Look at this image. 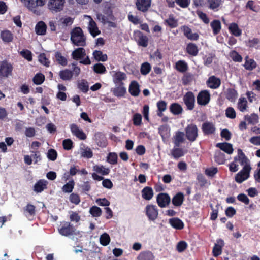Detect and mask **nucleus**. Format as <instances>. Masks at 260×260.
<instances>
[{
  "mask_svg": "<svg viewBox=\"0 0 260 260\" xmlns=\"http://www.w3.org/2000/svg\"><path fill=\"white\" fill-rule=\"evenodd\" d=\"M71 41L73 44L77 46L86 45V37L82 29L79 27L74 28L71 32Z\"/></svg>",
  "mask_w": 260,
  "mask_h": 260,
  "instance_id": "1",
  "label": "nucleus"
},
{
  "mask_svg": "<svg viewBox=\"0 0 260 260\" xmlns=\"http://www.w3.org/2000/svg\"><path fill=\"white\" fill-rule=\"evenodd\" d=\"M65 3L66 0H49L47 7L52 13H57L63 10Z\"/></svg>",
  "mask_w": 260,
  "mask_h": 260,
  "instance_id": "2",
  "label": "nucleus"
},
{
  "mask_svg": "<svg viewBox=\"0 0 260 260\" xmlns=\"http://www.w3.org/2000/svg\"><path fill=\"white\" fill-rule=\"evenodd\" d=\"M185 136L191 142H194L198 137V129L194 124H189L185 128Z\"/></svg>",
  "mask_w": 260,
  "mask_h": 260,
  "instance_id": "3",
  "label": "nucleus"
},
{
  "mask_svg": "<svg viewBox=\"0 0 260 260\" xmlns=\"http://www.w3.org/2000/svg\"><path fill=\"white\" fill-rule=\"evenodd\" d=\"M60 234L64 236H68L71 235H78L81 236L79 231H76L74 227L70 222H65L62 226L58 229Z\"/></svg>",
  "mask_w": 260,
  "mask_h": 260,
  "instance_id": "4",
  "label": "nucleus"
},
{
  "mask_svg": "<svg viewBox=\"0 0 260 260\" xmlns=\"http://www.w3.org/2000/svg\"><path fill=\"white\" fill-rule=\"evenodd\" d=\"M22 4L29 10L36 12V8L43 7L46 4L47 0H20Z\"/></svg>",
  "mask_w": 260,
  "mask_h": 260,
  "instance_id": "5",
  "label": "nucleus"
},
{
  "mask_svg": "<svg viewBox=\"0 0 260 260\" xmlns=\"http://www.w3.org/2000/svg\"><path fill=\"white\" fill-rule=\"evenodd\" d=\"M110 73L112 77L113 82L115 85L124 84L123 81L127 79L126 74L120 71H112Z\"/></svg>",
  "mask_w": 260,
  "mask_h": 260,
  "instance_id": "6",
  "label": "nucleus"
},
{
  "mask_svg": "<svg viewBox=\"0 0 260 260\" xmlns=\"http://www.w3.org/2000/svg\"><path fill=\"white\" fill-rule=\"evenodd\" d=\"M234 160L237 161V162H239L243 166V168H251L249 160L240 149L238 150V154L234 157Z\"/></svg>",
  "mask_w": 260,
  "mask_h": 260,
  "instance_id": "7",
  "label": "nucleus"
},
{
  "mask_svg": "<svg viewBox=\"0 0 260 260\" xmlns=\"http://www.w3.org/2000/svg\"><path fill=\"white\" fill-rule=\"evenodd\" d=\"M84 17L86 18L89 21L87 28L91 35L95 37L100 35L101 31L99 29L96 22L93 20L91 17L87 15H85Z\"/></svg>",
  "mask_w": 260,
  "mask_h": 260,
  "instance_id": "8",
  "label": "nucleus"
},
{
  "mask_svg": "<svg viewBox=\"0 0 260 260\" xmlns=\"http://www.w3.org/2000/svg\"><path fill=\"white\" fill-rule=\"evenodd\" d=\"M251 170V168H247V167L243 168L242 169L235 175V181L238 183H241L247 180L249 177Z\"/></svg>",
  "mask_w": 260,
  "mask_h": 260,
  "instance_id": "9",
  "label": "nucleus"
},
{
  "mask_svg": "<svg viewBox=\"0 0 260 260\" xmlns=\"http://www.w3.org/2000/svg\"><path fill=\"white\" fill-rule=\"evenodd\" d=\"M13 67L10 63L7 61L0 62V76L8 77L11 74Z\"/></svg>",
  "mask_w": 260,
  "mask_h": 260,
  "instance_id": "10",
  "label": "nucleus"
},
{
  "mask_svg": "<svg viewBox=\"0 0 260 260\" xmlns=\"http://www.w3.org/2000/svg\"><path fill=\"white\" fill-rule=\"evenodd\" d=\"M210 100V94L208 90H205L200 91L197 97V103L200 105H206Z\"/></svg>",
  "mask_w": 260,
  "mask_h": 260,
  "instance_id": "11",
  "label": "nucleus"
},
{
  "mask_svg": "<svg viewBox=\"0 0 260 260\" xmlns=\"http://www.w3.org/2000/svg\"><path fill=\"white\" fill-rule=\"evenodd\" d=\"M133 37L139 45L146 47L148 45V39L147 36L144 35L139 30L134 32Z\"/></svg>",
  "mask_w": 260,
  "mask_h": 260,
  "instance_id": "12",
  "label": "nucleus"
},
{
  "mask_svg": "<svg viewBox=\"0 0 260 260\" xmlns=\"http://www.w3.org/2000/svg\"><path fill=\"white\" fill-rule=\"evenodd\" d=\"M146 214L150 220H155L158 216V212L156 206L148 205L146 207Z\"/></svg>",
  "mask_w": 260,
  "mask_h": 260,
  "instance_id": "13",
  "label": "nucleus"
},
{
  "mask_svg": "<svg viewBox=\"0 0 260 260\" xmlns=\"http://www.w3.org/2000/svg\"><path fill=\"white\" fill-rule=\"evenodd\" d=\"M156 201L158 206L161 208L167 207L170 203V196L165 193H159L156 198Z\"/></svg>",
  "mask_w": 260,
  "mask_h": 260,
  "instance_id": "14",
  "label": "nucleus"
},
{
  "mask_svg": "<svg viewBox=\"0 0 260 260\" xmlns=\"http://www.w3.org/2000/svg\"><path fill=\"white\" fill-rule=\"evenodd\" d=\"M184 102L189 110H191L194 108L195 103V97L192 92H188L183 98Z\"/></svg>",
  "mask_w": 260,
  "mask_h": 260,
  "instance_id": "15",
  "label": "nucleus"
},
{
  "mask_svg": "<svg viewBox=\"0 0 260 260\" xmlns=\"http://www.w3.org/2000/svg\"><path fill=\"white\" fill-rule=\"evenodd\" d=\"M70 129L72 133L79 139L82 140L86 139V136L85 134L77 124L74 123L71 124Z\"/></svg>",
  "mask_w": 260,
  "mask_h": 260,
  "instance_id": "16",
  "label": "nucleus"
},
{
  "mask_svg": "<svg viewBox=\"0 0 260 260\" xmlns=\"http://www.w3.org/2000/svg\"><path fill=\"white\" fill-rule=\"evenodd\" d=\"M207 85L211 89H217L221 84V80L215 76L210 77L206 82Z\"/></svg>",
  "mask_w": 260,
  "mask_h": 260,
  "instance_id": "17",
  "label": "nucleus"
},
{
  "mask_svg": "<svg viewBox=\"0 0 260 260\" xmlns=\"http://www.w3.org/2000/svg\"><path fill=\"white\" fill-rule=\"evenodd\" d=\"M136 5L139 10L146 12L151 6V0H137Z\"/></svg>",
  "mask_w": 260,
  "mask_h": 260,
  "instance_id": "18",
  "label": "nucleus"
},
{
  "mask_svg": "<svg viewBox=\"0 0 260 260\" xmlns=\"http://www.w3.org/2000/svg\"><path fill=\"white\" fill-rule=\"evenodd\" d=\"M181 29L183 31L184 36L191 40H197L199 36L197 33H192L191 29L187 26H183Z\"/></svg>",
  "mask_w": 260,
  "mask_h": 260,
  "instance_id": "19",
  "label": "nucleus"
},
{
  "mask_svg": "<svg viewBox=\"0 0 260 260\" xmlns=\"http://www.w3.org/2000/svg\"><path fill=\"white\" fill-rule=\"evenodd\" d=\"M237 109L241 112L248 111L249 107L248 102L246 98L240 97L237 102Z\"/></svg>",
  "mask_w": 260,
  "mask_h": 260,
  "instance_id": "20",
  "label": "nucleus"
},
{
  "mask_svg": "<svg viewBox=\"0 0 260 260\" xmlns=\"http://www.w3.org/2000/svg\"><path fill=\"white\" fill-rule=\"evenodd\" d=\"M139 83L136 81L131 82L129 87V92L133 96H138L140 92Z\"/></svg>",
  "mask_w": 260,
  "mask_h": 260,
  "instance_id": "21",
  "label": "nucleus"
},
{
  "mask_svg": "<svg viewBox=\"0 0 260 260\" xmlns=\"http://www.w3.org/2000/svg\"><path fill=\"white\" fill-rule=\"evenodd\" d=\"M126 90L124 84H118L113 88V92L117 97H122L126 93Z\"/></svg>",
  "mask_w": 260,
  "mask_h": 260,
  "instance_id": "22",
  "label": "nucleus"
},
{
  "mask_svg": "<svg viewBox=\"0 0 260 260\" xmlns=\"http://www.w3.org/2000/svg\"><path fill=\"white\" fill-rule=\"evenodd\" d=\"M184 133L183 132L177 131L174 137L173 143L176 147H179L180 145L184 142Z\"/></svg>",
  "mask_w": 260,
  "mask_h": 260,
  "instance_id": "23",
  "label": "nucleus"
},
{
  "mask_svg": "<svg viewBox=\"0 0 260 260\" xmlns=\"http://www.w3.org/2000/svg\"><path fill=\"white\" fill-rule=\"evenodd\" d=\"M216 146L219 148L221 150L228 153L231 154L233 153L234 149L231 144L228 143H217Z\"/></svg>",
  "mask_w": 260,
  "mask_h": 260,
  "instance_id": "24",
  "label": "nucleus"
},
{
  "mask_svg": "<svg viewBox=\"0 0 260 260\" xmlns=\"http://www.w3.org/2000/svg\"><path fill=\"white\" fill-rule=\"evenodd\" d=\"M244 119L248 124L251 125L257 124L259 120L258 116L255 113H252L250 115L247 114L244 116Z\"/></svg>",
  "mask_w": 260,
  "mask_h": 260,
  "instance_id": "25",
  "label": "nucleus"
},
{
  "mask_svg": "<svg viewBox=\"0 0 260 260\" xmlns=\"http://www.w3.org/2000/svg\"><path fill=\"white\" fill-rule=\"evenodd\" d=\"M85 55V50L83 48H77L72 53V58L75 60L82 59Z\"/></svg>",
  "mask_w": 260,
  "mask_h": 260,
  "instance_id": "26",
  "label": "nucleus"
},
{
  "mask_svg": "<svg viewBox=\"0 0 260 260\" xmlns=\"http://www.w3.org/2000/svg\"><path fill=\"white\" fill-rule=\"evenodd\" d=\"M47 181L45 180H40L34 185V191L39 193L43 191L47 187Z\"/></svg>",
  "mask_w": 260,
  "mask_h": 260,
  "instance_id": "27",
  "label": "nucleus"
},
{
  "mask_svg": "<svg viewBox=\"0 0 260 260\" xmlns=\"http://www.w3.org/2000/svg\"><path fill=\"white\" fill-rule=\"evenodd\" d=\"M202 130L205 134H211L214 133L215 127L212 123L207 122L202 125Z\"/></svg>",
  "mask_w": 260,
  "mask_h": 260,
  "instance_id": "28",
  "label": "nucleus"
},
{
  "mask_svg": "<svg viewBox=\"0 0 260 260\" xmlns=\"http://www.w3.org/2000/svg\"><path fill=\"white\" fill-rule=\"evenodd\" d=\"M225 95L229 101L234 102L237 99L238 94L235 89L233 88H228L226 91Z\"/></svg>",
  "mask_w": 260,
  "mask_h": 260,
  "instance_id": "29",
  "label": "nucleus"
},
{
  "mask_svg": "<svg viewBox=\"0 0 260 260\" xmlns=\"http://www.w3.org/2000/svg\"><path fill=\"white\" fill-rule=\"evenodd\" d=\"M170 225L177 230L182 229L184 227L183 222L178 218H173L169 220Z\"/></svg>",
  "mask_w": 260,
  "mask_h": 260,
  "instance_id": "30",
  "label": "nucleus"
},
{
  "mask_svg": "<svg viewBox=\"0 0 260 260\" xmlns=\"http://www.w3.org/2000/svg\"><path fill=\"white\" fill-rule=\"evenodd\" d=\"M59 76L62 80L64 81H69L71 80L72 78L73 73L72 71L68 69H64L59 72Z\"/></svg>",
  "mask_w": 260,
  "mask_h": 260,
  "instance_id": "31",
  "label": "nucleus"
},
{
  "mask_svg": "<svg viewBox=\"0 0 260 260\" xmlns=\"http://www.w3.org/2000/svg\"><path fill=\"white\" fill-rule=\"evenodd\" d=\"M186 52L190 55L196 56L198 55L199 49L197 46L192 43H190L187 45L186 48Z\"/></svg>",
  "mask_w": 260,
  "mask_h": 260,
  "instance_id": "32",
  "label": "nucleus"
},
{
  "mask_svg": "<svg viewBox=\"0 0 260 260\" xmlns=\"http://www.w3.org/2000/svg\"><path fill=\"white\" fill-rule=\"evenodd\" d=\"M153 196V191L150 187H145L142 190V197L146 200H151Z\"/></svg>",
  "mask_w": 260,
  "mask_h": 260,
  "instance_id": "33",
  "label": "nucleus"
},
{
  "mask_svg": "<svg viewBox=\"0 0 260 260\" xmlns=\"http://www.w3.org/2000/svg\"><path fill=\"white\" fill-rule=\"evenodd\" d=\"M73 22L74 18L67 16L61 17L58 21L59 25L63 27L71 26L73 23Z\"/></svg>",
  "mask_w": 260,
  "mask_h": 260,
  "instance_id": "34",
  "label": "nucleus"
},
{
  "mask_svg": "<svg viewBox=\"0 0 260 260\" xmlns=\"http://www.w3.org/2000/svg\"><path fill=\"white\" fill-rule=\"evenodd\" d=\"M154 256L153 253L149 251H142L140 253L137 257L138 260H153Z\"/></svg>",
  "mask_w": 260,
  "mask_h": 260,
  "instance_id": "35",
  "label": "nucleus"
},
{
  "mask_svg": "<svg viewBox=\"0 0 260 260\" xmlns=\"http://www.w3.org/2000/svg\"><path fill=\"white\" fill-rule=\"evenodd\" d=\"M184 201V195L181 192L177 193L172 199V203L175 206H180Z\"/></svg>",
  "mask_w": 260,
  "mask_h": 260,
  "instance_id": "36",
  "label": "nucleus"
},
{
  "mask_svg": "<svg viewBox=\"0 0 260 260\" xmlns=\"http://www.w3.org/2000/svg\"><path fill=\"white\" fill-rule=\"evenodd\" d=\"M229 30L232 34L236 37H239L241 35L242 31L235 23H232L229 25Z\"/></svg>",
  "mask_w": 260,
  "mask_h": 260,
  "instance_id": "37",
  "label": "nucleus"
},
{
  "mask_svg": "<svg viewBox=\"0 0 260 260\" xmlns=\"http://www.w3.org/2000/svg\"><path fill=\"white\" fill-rule=\"evenodd\" d=\"M46 25L43 21L39 22L35 27L36 33L39 35H43L46 31Z\"/></svg>",
  "mask_w": 260,
  "mask_h": 260,
  "instance_id": "38",
  "label": "nucleus"
},
{
  "mask_svg": "<svg viewBox=\"0 0 260 260\" xmlns=\"http://www.w3.org/2000/svg\"><path fill=\"white\" fill-rule=\"evenodd\" d=\"M246 46L250 48H255L260 49V40L257 38L249 39L246 42Z\"/></svg>",
  "mask_w": 260,
  "mask_h": 260,
  "instance_id": "39",
  "label": "nucleus"
},
{
  "mask_svg": "<svg viewBox=\"0 0 260 260\" xmlns=\"http://www.w3.org/2000/svg\"><path fill=\"white\" fill-rule=\"evenodd\" d=\"M244 66L246 70L251 71L256 67V63L253 59H249L246 56Z\"/></svg>",
  "mask_w": 260,
  "mask_h": 260,
  "instance_id": "40",
  "label": "nucleus"
},
{
  "mask_svg": "<svg viewBox=\"0 0 260 260\" xmlns=\"http://www.w3.org/2000/svg\"><path fill=\"white\" fill-rule=\"evenodd\" d=\"M1 37L2 40L6 43H9L13 40L12 34L9 30H4L1 32Z\"/></svg>",
  "mask_w": 260,
  "mask_h": 260,
  "instance_id": "41",
  "label": "nucleus"
},
{
  "mask_svg": "<svg viewBox=\"0 0 260 260\" xmlns=\"http://www.w3.org/2000/svg\"><path fill=\"white\" fill-rule=\"evenodd\" d=\"M214 158L215 161L218 164H223L226 160L224 154L219 150L215 152Z\"/></svg>",
  "mask_w": 260,
  "mask_h": 260,
  "instance_id": "42",
  "label": "nucleus"
},
{
  "mask_svg": "<svg viewBox=\"0 0 260 260\" xmlns=\"http://www.w3.org/2000/svg\"><path fill=\"white\" fill-rule=\"evenodd\" d=\"M210 25L214 35H217L219 33L221 28V23L219 20H213L211 22Z\"/></svg>",
  "mask_w": 260,
  "mask_h": 260,
  "instance_id": "43",
  "label": "nucleus"
},
{
  "mask_svg": "<svg viewBox=\"0 0 260 260\" xmlns=\"http://www.w3.org/2000/svg\"><path fill=\"white\" fill-rule=\"evenodd\" d=\"M93 55L97 61H105L108 58L107 54H103L102 51L99 50H95L93 52Z\"/></svg>",
  "mask_w": 260,
  "mask_h": 260,
  "instance_id": "44",
  "label": "nucleus"
},
{
  "mask_svg": "<svg viewBox=\"0 0 260 260\" xmlns=\"http://www.w3.org/2000/svg\"><path fill=\"white\" fill-rule=\"evenodd\" d=\"M93 170L102 175H108L110 172V169L102 165H95L93 166Z\"/></svg>",
  "mask_w": 260,
  "mask_h": 260,
  "instance_id": "45",
  "label": "nucleus"
},
{
  "mask_svg": "<svg viewBox=\"0 0 260 260\" xmlns=\"http://www.w3.org/2000/svg\"><path fill=\"white\" fill-rule=\"evenodd\" d=\"M55 59L58 64L62 66H66L67 65V59L66 58L62 56L61 53L59 52H56L55 54Z\"/></svg>",
  "mask_w": 260,
  "mask_h": 260,
  "instance_id": "46",
  "label": "nucleus"
},
{
  "mask_svg": "<svg viewBox=\"0 0 260 260\" xmlns=\"http://www.w3.org/2000/svg\"><path fill=\"white\" fill-rule=\"evenodd\" d=\"M176 69L179 72L183 73L188 69V65L184 60H179L176 63Z\"/></svg>",
  "mask_w": 260,
  "mask_h": 260,
  "instance_id": "47",
  "label": "nucleus"
},
{
  "mask_svg": "<svg viewBox=\"0 0 260 260\" xmlns=\"http://www.w3.org/2000/svg\"><path fill=\"white\" fill-rule=\"evenodd\" d=\"M185 153V152L182 149L178 148V147H174L171 151V154L176 159L183 156Z\"/></svg>",
  "mask_w": 260,
  "mask_h": 260,
  "instance_id": "48",
  "label": "nucleus"
},
{
  "mask_svg": "<svg viewBox=\"0 0 260 260\" xmlns=\"http://www.w3.org/2000/svg\"><path fill=\"white\" fill-rule=\"evenodd\" d=\"M170 111L175 115H178L182 113V108L181 106L177 103L172 104L170 107Z\"/></svg>",
  "mask_w": 260,
  "mask_h": 260,
  "instance_id": "49",
  "label": "nucleus"
},
{
  "mask_svg": "<svg viewBox=\"0 0 260 260\" xmlns=\"http://www.w3.org/2000/svg\"><path fill=\"white\" fill-rule=\"evenodd\" d=\"M110 240L111 239L109 235L106 233H105L100 236V242L103 246H105L108 245L109 244Z\"/></svg>",
  "mask_w": 260,
  "mask_h": 260,
  "instance_id": "50",
  "label": "nucleus"
},
{
  "mask_svg": "<svg viewBox=\"0 0 260 260\" xmlns=\"http://www.w3.org/2000/svg\"><path fill=\"white\" fill-rule=\"evenodd\" d=\"M151 66L147 62H144L141 64L140 72L141 74L143 75H147L151 71Z\"/></svg>",
  "mask_w": 260,
  "mask_h": 260,
  "instance_id": "51",
  "label": "nucleus"
},
{
  "mask_svg": "<svg viewBox=\"0 0 260 260\" xmlns=\"http://www.w3.org/2000/svg\"><path fill=\"white\" fill-rule=\"evenodd\" d=\"M74 186V181L73 180H71L63 186L62 190L64 192L70 193L73 191Z\"/></svg>",
  "mask_w": 260,
  "mask_h": 260,
  "instance_id": "52",
  "label": "nucleus"
},
{
  "mask_svg": "<svg viewBox=\"0 0 260 260\" xmlns=\"http://www.w3.org/2000/svg\"><path fill=\"white\" fill-rule=\"evenodd\" d=\"M165 23L171 28H175L178 26V21L175 19L172 16L165 20Z\"/></svg>",
  "mask_w": 260,
  "mask_h": 260,
  "instance_id": "53",
  "label": "nucleus"
},
{
  "mask_svg": "<svg viewBox=\"0 0 260 260\" xmlns=\"http://www.w3.org/2000/svg\"><path fill=\"white\" fill-rule=\"evenodd\" d=\"M89 213L93 217H98L101 215L102 210L99 207L94 206L90 208Z\"/></svg>",
  "mask_w": 260,
  "mask_h": 260,
  "instance_id": "54",
  "label": "nucleus"
},
{
  "mask_svg": "<svg viewBox=\"0 0 260 260\" xmlns=\"http://www.w3.org/2000/svg\"><path fill=\"white\" fill-rule=\"evenodd\" d=\"M229 55L235 62H241L242 61V56L236 51H232L230 53Z\"/></svg>",
  "mask_w": 260,
  "mask_h": 260,
  "instance_id": "55",
  "label": "nucleus"
},
{
  "mask_svg": "<svg viewBox=\"0 0 260 260\" xmlns=\"http://www.w3.org/2000/svg\"><path fill=\"white\" fill-rule=\"evenodd\" d=\"M78 86L83 92H86L89 89L88 82L85 80H81L79 81Z\"/></svg>",
  "mask_w": 260,
  "mask_h": 260,
  "instance_id": "56",
  "label": "nucleus"
},
{
  "mask_svg": "<svg viewBox=\"0 0 260 260\" xmlns=\"http://www.w3.org/2000/svg\"><path fill=\"white\" fill-rule=\"evenodd\" d=\"M225 115L230 119H234L236 116V113L233 107H228L225 110Z\"/></svg>",
  "mask_w": 260,
  "mask_h": 260,
  "instance_id": "57",
  "label": "nucleus"
},
{
  "mask_svg": "<svg viewBox=\"0 0 260 260\" xmlns=\"http://www.w3.org/2000/svg\"><path fill=\"white\" fill-rule=\"evenodd\" d=\"M45 80V77L42 74H37L33 78V81L37 85L41 84Z\"/></svg>",
  "mask_w": 260,
  "mask_h": 260,
  "instance_id": "58",
  "label": "nucleus"
},
{
  "mask_svg": "<svg viewBox=\"0 0 260 260\" xmlns=\"http://www.w3.org/2000/svg\"><path fill=\"white\" fill-rule=\"evenodd\" d=\"M39 62L45 66L46 67H49L50 64V61L47 58L46 55L44 53L40 54L38 57Z\"/></svg>",
  "mask_w": 260,
  "mask_h": 260,
  "instance_id": "59",
  "label": "nucleus"
},
{
  "mask_svg": "<svg viewBox=\"0 0 260 260\" xmlns=\"http://www.w3.org/2000/svg\"><path fill=\"white\" fill-rule=\"evenodd\" d=\"M93 69L95 72L99 74H103L106 71L105 66L103 64L100 63L95 64L94 66Z\"/></svg>",
  "mask_w": 260,
  "mask_h": 260,
  "instance_id": "60",
  "label": "nucleus"
},
{
  "mask_svg": "<svg viewBox=\"0 0 260 260\" xmlns=\"http://www.w3.org/2000/svg\"><path fill=\"white\" fill-rule=\"evenodd\" d=\"M166 103L165 101H159L157 104V106L158 110L159 111V113H158L157 115L161 117L162 116V112L166 110Z\"/></svg>",
  "mask_w": 260,
  "mask_h": 260,
  "instance_id": "61",
  "label": "nucleus"
},
{
  "mask_svg": "<svg viewBox=\"0 0 260 260\" xmlns=\"http://www.w3.org/2000/svg\"><path fill=\"white\" fill-rule=\"evenodd\" d=\"M133 124L136 126H139L142 123V116L139 113H136L133 117Z\"/></svg>",
  "mask_w": 260,
  "mask_h": 260,
  "instance_id": "62",
  "label": "nucleus"
},
{
  "mask_svg": "<svg viewBox=\"0 0 260 260\" xmlns=\"http://www.w3.org/2000/svg\"><path fill=\"white\" fill-rule=\"evenodd\" d=\"M209 7L210 9L215 10L220 5L221 0H208Z\"/></svg>",
  "mask_w": 260,
  "mask_h": 260,
  "instance_id": "63",
  "label": "nucleus"
},
{
  "mask_svg": "<svg viewBox=\"0 0 260 260\" xmlns=\"http://www.w3.org/2000/svg\"><path fill=\"white\" fill-rule=\"evenodd\" d=\"M187 247V244L184 241L179 242L176 246L177 250L179 252H183Z\"/></svg>",
  "mask_w": 260,
  "mask_h": 260,
  "instance_id": "64",
  "label": "nucleus"
}]
</instances>
